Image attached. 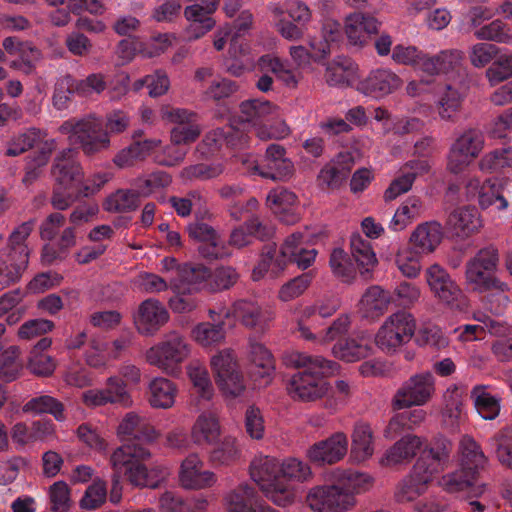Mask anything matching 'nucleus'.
<instances>
[{
	"label": "nucleus",
	"mask_w": 512,
	"mask_h": 512,
	"mask_svg": "<svg viewBox=\"0 0 512 512\" xmlns=\"http://www.w3.org/2000/svg\"><path fill=\"white\" fill-rule=\"evenodd\" d=\"M371 351L370 337L364 334L340 341L333 347L335 357L346 362L359 361L370 355Z\"/></svg>",
	"instance_id": "2f4dec72"
},
{
	"label": "nucleus",
	"mask_w": 512,
	"mask_h": 512,
	"mask_svg": "<svg viewBox=\"0 0 512 512\" xmlns=\"http://www.w3.org/2000/svg\"><path fill=\"white\" fill-rule=\"evenodd\" d=\"M218 418L212 413L200 414L191 429V438L197 445H211L220 436Z\"/></svg>",
	"instance_id": "f704fd0d"
},
{
	"label": "nucleus",
	"mask_w": 512,
	"mask_h": 512,
	"mask_svg": "<svg viewBox=\"0 0 512 512\" xmlns=\"http://www.w3.org/2000/svg\"><path fill=\"white\" fill-rule=\"evenodd\" d=\"M416 329L412 314L398 311L391 314L375 335V344L384 352H395L411 340Z\"/></svg>",
	"instance_id": "0eeeda50"
},
{
	"label": "nucleus",
	"mask_w": 512,
	"mask_h": 512,
	"mask_svg": "<svg viewBox=\"0 0 512 512\" xmlns=\"http://www.w3.org/2000/svg\"><path fill=\"white\" fill-rule=\"evenodd\" d=\"M223 171L224 167L220 163H199L184 167L180 172V177L185 181H205L220 176Z\"/></svg>",
	"instance_id": "0e129e2a"
},
{
	"label": "nucleus",
	"mask_w": 512,
	"mask_h": 512,
	"mask_svg": "<svg viewBox=\"0 0 512 512\" xmlns=\"http://www.w3.org/2000/svg\"><path fill=\"white\" fill-rule=\"evenodd\" d=\"M472 397L478 413L484 419L493 420L499 415V399L485 392L482 387H475L472 390Z\"/></svg>",
	"instance_id": "680f3d73"
},
{
	"label": "nucleus",
	"mask_w": 512,
	"mask_h": 512,
	"mask_svg": "<svg viewBox=\"0 0 512 512\" xmlns=\"http://www.w3.org/2000/svg\"><path fill=\"white\" fill-rule=\"evenodd\" d=\"M478 476L462 467L460 469L442 476L439 484L449 493H457L467 489H471L473 496H480L485 485H476Z\"/></svg>",
	"instance_id": "c85d7f7f"
},
{
	"label": "nucleus",
	"mask_w": 512,
	"mask_h": 512,
	"mask_svg": "<svg viewBox=\"0 0 512 512\" xmlns=\"http://www.w3.org/2000/svg\"><path fill=\"white\" fill-rule=\"evenodd\" d=\"M192 337L203 347L220 345L226 337L225 321L201 322L193 328Z\"/></svg>",
	"instance_id": "c03bdc74"
},
{
	"label": "nucleus",
	"mask_w": 512,
	"mask_h": 512,
	"mask_svg": "<svg viewBox=\"0 0 512 512\" xmlns=\"http://www.w3.org/2000/svg\"><path fill=\"white\" fill-rule=\"evenodd\" d=\"M150 457L147 448L128 443L113 451L110 464L113 471L123 474L133 487L156 489L165 479L166 469L163 466L148 468L143 461Z\"/></svg>",
	"instance_id": "20e7f679"
},
{
	"label": "nucleus",
	"mask_w": 512,
	"mask_h": 512,
	"mask_svg": "<svg viewBox=\"0 0 512 512\" xmlns=\"http://www.w3.org/2000/svg\"><path fill=\"white\" fill-rule=\"evenodd\" d=\"M117 433L123 438H133L142 443H152L159 437V432L148 420L135 413H127L117 428Z\"/></svg>",
	"instance_id": "4be33fe9"
},
{
	"label": "nucleus",
	"mask_w": 512,
	"mask_h": 512,
	"mask_svg": "<svg viewBox=\"0 0 512 512\" xmlns=\"http://www.w3.org/2000/svg\"><path fill=\"white\" fill-rule=\"evenodd\" d=\"M353 160L350 155H339L337 160L326 164L317 176V184L322 190H336L347 179Z\"/></svg>",
	"instance_id": "5701e85b"
},
{
	"label": "nucleus",
	"mask_w": 512,
	"mask_h": 512,
	"mask_svg": "<svg viewBox=\"0 0 512 512\" xmlns=\"http://www.w3.org/2000/svg\"><path fill=\"white\" fill-rule=\"evenodd\" d=\"M491 443L499 463L512 469V427L506 426L500 429L491 438Z\"/></svg>",
	"instance_id": "603ef678"
},
{
	"label": "nucleus",
	"mask_w": 512,
	"mask_h": 512,
	"mask_svg": "<svg viewBox=\"0 0 512 512\" xmlns=\"http://www.w3.org/2000/svg\"><path fill=\"white\" fill-rule=\"evenodd\" d=\"M171 176L164 171H156L147 176H141L134 180L133 186L138 197H148L155 190L167 187L171 184Z\"/></svg>",
	"instance_id": "864d4df0"
},
{
	"label": "nucleus",
	"mask_w": 512,
	"mask_h": 512,
	"mask_svg": "<svg viewBox=\"0 0 512 512\" xmlns=\"http://www.w3.org/2000/svg\"><path fill=\"white\" fill-rule=\"evenodd\" d=\"M485 76L492 86L512 78V54L498 53L492 64L486 69Z\"/></svg>",
	"instance_id": "4d7b16f0"
},
{
	"label": "nucleus",
	"mask_w": 512,
	"mask_h": 512,
	"mask_svg": "<svg viewBox=\"0 0 512 512\" xmlns=\"http://www.w3.org/2000/svg\"><path fill=\"white\" fill-rule=\"evenodd\" d=\"M435 378L431 372L417 373L409 377L395 392L391 405L393 410L423 406L434 396Z\"/></svg>",
	"instance_id": "6e6552de"
},
{
	"label": "nucleus",
	"mask_w": 512,
	"mask_h": 512,
	"mask_svg": "<svg viewBox=\"0 0 512 512\" xmlns=\"http://www.w3.org/2000/svg\"><path fill=\"white\" fill-rule=\"evenodd\" d=\"M169 318L166 307L159 300L149 298L139 304L133 315V323L139 334L154 336Z\"/></svg>",
	"instance_id": "dca6fc26"
},
{
	"label": "nucleus",
	"mask_w": 512,
	"mask_h": 512,
	"mask_svg": "<svg viewBox=\"0 0 512 512\" xmlns=\"http://www.w3.org/2000/svg\"><path fill=\"white\" fill-rule=\"evenodd\" d=\"M443 237L442 226L437 221L419 224L411 233L410 246L423 255L432 253L441 243Z\"/></svg>",
	"instance_id": "393cba45"
},
{
	"label": "nucleus",
	"mask_w": 512,
	"mask_h": 512,
	"mask_svg": "<svg viewBox=\"0 0 512 512\" xmlns=\"http://www.w3.org/2000/svg\"><path fill=\"white\" fill-rule=\"evenodd\" d=\"M35 221L29 220L18 225L10 234L6 247L2 250L29 261L31 249L28 238L34 230Z\"/></svg>",
	"instance_id": "a19ab883"
},
{
	"label": "nucleus",
	"mask_w": 512,
	"mask_h": 512,
	"mask_svg": "<svg viewBox=\"0 0 512 512\" xmlns=\"http://www.w3.org/2000/svg\"><path fill=\"white\" fill-rule=\"evenodd\" d=\"M445 227L453 237L464 240L480 230L482 220L476 207L461 206L448 214Z\"/></svg>",
	"instance_id": "f3484780"
},
{
	"label": "nucleus",
	"mask_w": 512,
	"mask_h": 512,
	"mask_svg": "<svg viewBox=\"0 0 512 512\" xmlns=\"http://www.w3.org/2000/svg\"><path fill=\"white\" fill-rule=\"evenodd\" d=\"M443 398L445 403L442 412L444 421L454 426L458 423L462 414V395L459 389L454 386L453 388L447 389Z\"/></svg>",
	"instance_id": "338daca9"
},
{
	"label": "nucleus",
	"mask_w": 512,
	"mask_h": 512,
	"mask_svg": "<svg viewBox=\"0 0 512 512\" xmlns=\"http://www.w3.org/2000/svg\"><path fill=\"white\" fill-rule=\"evenodd\" d=\"M426 440L415 434H408L396 441L382 456L379 463L383 467H393L410 463L424 447Z\"/></svg>",
	"instance_id": "6ab92c4d"
},
{
	"label": "nucleus",
	"mask_w": 512,
	"mask_h": 512,
	"mask_svg": "<svg viewBox=\"0 0 512 512\" xmlns=\"http://www.w3.org/2000/svg\"><path fill=\"white\" fill-rule=\"evenodd\" d=\"M278 110V106L267 100L251 99L240 104L242 120L255 124L272 119L278 114Z\"/></svg>",
	"instance_id": "79ce46f5"
},
{
	"label": "nucleus",
	"mask_w": 512,
	"mask_h": 512,
	"mask_svg": "<svg viewBox=\"0 0 512 512\" xmlns=\"http://www.w3.org/2000/svg\"><path fill=\"white\" fill-rule=\"evenodd\" d=\"M47 133L39 128H29L24 132L14 135L7 142V149L5 151V156L7 157H16L22 155L23 153L29 151L35 146H39L46 139Z\"/></svg>",
	"instance_id": "e433bc0d"
},
{
	"label": "nucleus",
	"mask_w": 512,
	"mask_h": 512,
	"mask_svg": "<svg viewBox=\"0 0 512 512\" xmlns=\"http://www.w3.org/2000/svg\"><path fill=\"white\" fill-rule=\"evenodd\" d=\"M29 261L0 250V291L18 283L28 267Z\"/></svg>",
	"instance_id": "c756f323"
},
{
	"label": "nucleus",
	"mask_w": 512,
	"mask_h": 512,
	"mask_svg": "<svg viewBox=\"0 0 512 512\" xmlns=\"http://www.w3.org/2000/svg\"><path fill=\"white\" fill-rule=\"evenodd\" d=\"M104 126L105 130L100 120L89 114L80 119L64 121L59 131L68 136L71 144L78 145L85 156L93 157L110 148L111 135L121 134L128 129L130 117L122 110H113L106 114Z\"/></svg>",
	"instance_id": "f03ea898"
},
{
	"label": "nucleus",
	"mask_w": 512,
	"mask_h": 512,
	"mask_svg": "<svg viewBox=\"0 0 512 512\" xmlns=\"http://www.w3.org/2000/svg\"><path fill=\"white\" fill-rule=\"evenodd\" d=\"M435 474H437V469L428 464V459L419 457L411 473L397 485L394 494L396 501L407 503L423 495Z\"/></svg>",
	"instance_id": "ddd939ff"
},
{
	"label": "nucleus",
	"mask_w": 512,
	"mask_h": 512,
	"mask_svg": "<svg viewBox=\"0 0 512 512\" xmlns=\"http://www.w3.org/2000/svg\"><path fill=\"white\" fill-rule=\"evenodd\" d=\"M123 384V381L116 375L110 376L106 380V387L103 388L107 393L109 404H119L123 407H130L133 403L131 395Z\"/></svg>",
	"instance_id": "774afa93"
},
{
	"label": "nucleus",
	"mask_w": 512,
	"mask_h": 512,
	"mask_svg": "<svg viewBox=\"0 0 512 512\" xmlns=\"http://www.w3.org/2000/svg\"><path fill=\"white\" fill-rule=\"evenodd\" d=\"M204 462L196 453L189 454L183 461L179 472V481L186 489H205L212 487L216 481V475L204 470Z\"/></svg>",
	"instance_id": "a211bd4d"
},
{
	"label": "nucleus",
	"mask_w": 512,
	"mask_h": 512,
	"mask_svg": "<svg viewBox=\"0 0 512 512\" xmlns=\"http://www.w3.org/2000/svg\"><path fill=\"white\" fill-rule=\"evenodd\" d=\"M139 203L135 190L119 189L106 198L103 206L108 212L124 213L136 210Z\"/></svg>",
	"instance_id": "de8ad7c7"
},
{
	"label": "nucleus",
	"mask_w": 512,
	"mask_h": 512,
	"mask_svg": "<svg viewBox=\"0 0 512 512\" xmlns=\"http://www.w3.org/2000/svg\"><path fill=\"white\" fill-rule=\"evenodd\" d=\"M348 444L347 435L338 431L312 444L306 451V457L319 467L334 465L345 458Z\"/></svg>",
	"instance_id": "4468645a"
},
{
	"label": "nucleus",
	"mask_w": 512,
	"mask_h": 512,
	"mask_svg": "<svg viewBox=\"0 0 512 512\" xmlns=\"http://www.w3.org/2000/svg\"><path fill=\"white\" fill-rule=\"evenodd\" d=\"M402 86L400 77L389 69L372 71L362 82L366 94L379 98L391 94Z\"/></svg>",
	"instance_id": "a878e982"
},
{
	"label": "nucleus",
	"mask_w": 512,
	"mask_h": 512,
	"mask_svg": "<svg viewBox=\"0 0 512 512\" xmlns=\"http://www.w3.org/2000/svg\"><path fill=\"white\" fill-rule=\"evenodd\" d=\"M82 197L80 195V187L76 188L53 182L50 204L54 209L64 211Z\"/></svg>",
	"instance_id": "bf43d9fd"
},
{
	"label": "nucleus",
	"mask_w": 512,
	"mask_h": 512,
	"mask_svg": "<svg viewBox=\"0 0 512 512\" xmlns=\"http://www.w3.org/2000/svg\"><path fill=\"white\" fill-rule=\"evenodd\" d=\"M458 453L460 467L474 472L477 476L487 465L488 458L482 451L480 444L470 435L462 436L459 442Z\"/></svg>",
	"instance_id": "bb28decb"
},
{
	"label": "nucleus",
	"mask_w": 512,
	"mask_h": 512,
	"mask_svg": "<svg viewBox=\"0 0 512 512\" xmlns=\"http://www.w3.org/2000/svg\"><path fill=\"white\" fill-rule=\"evenodd\" d=\"M380 27L381 22L376 17L363 12L351 13L345 21V33L353 45H363L366 36L378 34Z\"/></svg>",
	"instance_id": "412c9836"
},
{
	"label": "nucleus",
	"mask_w": 512,
	"mask_h": 512,
	"mask_svg": "<svg viewBox=\"0 0 512 512\" xmlns=\"http://www.w3.org/2000/svg\"><path fill=\"white\" fill-rule=\"evenodd\" d=\"M23 411L37 415L50 414L59 422L66 420L64 404L50 395H39L31 398L24 404Z\"/></svg>",
	"instance_id": "ea45409f"
},
{
	"label": "nucleus",
	"mask_w": 512,
	"mask_h": 512,
	"mask_svg": "<svg viewBox=\"0 0 512 512\" xmlns=\"http://www.w3.org/2000/svg\"><path fill=\"white\" fill-rule=\"evenodd\" d=\"M305 502L314 512H346L356 506V498L340 483L312 487Z\"/></svg>",
	"instance_id": "1a4fd4ad"
},
{
	"label": "nucleus",
	"mask_w": 512,
	"mask_h": 512,
	"mask_svg": "<svg viewBox=\"0 0 512 512\" xmlns=\"http://www.w3.org/2000/svg\"><path fill=\"white\" fill-rule=\"evenodd\" d=\"M250 358L253 364L252 375L261 378L263 383L267 384L275 369L273 355L263 344L253 342L250 344Z\"/></svg>",
	"instance_id": "58836bf2"
},
{
	"label": "nucleus",
	"mask_w": 512,
	"mask_h": 512,
	"mask_svg": "<svg viewBox=\"0 0 512 512\" xmlns=\"http://www.w3.org/2000/svg\"><path fill=\"white\" fill-rule=\"evenodd\" d=\"M240 279V274L236 268L232 266H218L211 270L210 279L207 283V291L218 293L230 290Z\"/></svg>",
	"instance_id": "a18cd8bd"
},
{
	"label": "nucleus",
	"mask_w": 512,
	"mask_h": 512,
	"mask_svg": "<svg viewBox=\"0 0 512 512\" xmlns=\"http://www.w3.org/2000/svg\"><path fill=\"white\" fill-rule=\"evenodd\" d=\"M187 373L195 394L204 400H210L214 390L206 367L198 361H193L188 365Z\"/></svg>",
	"instance_id": "09e8293b"
},
{
	"label": "nucleus",
	"mask_w": 512,
	"mask_h": 512,
	"mask_svg": "<svg viewBox=\"0 0 512 512\" xmlns=\"http://www.w3.org/2000/svg\"><path fill=\"white\" fill-rule=\"evenodd\" d=\"M190 347L185 337L178 331L166 333L162 340L145 352V360L164 373L175 376L180 372V365L188 358Z\"/></svg>",
	"instance_id": "423d86ee"
},
{
	"label": "nucleus",
	"mask_w": 512,
	"mask_h": 512,
	"mask_svg": "<svg viewBox=\"0 0 512 512\" xmlns=\"http://www.w3.org/2000/svg\"><path fill=\"white\" fill-rule=\"evenodd\" d=\"M255 490L248 484H241L227 496L228 512H254L258 506L254 500Z\"/></svg>",
	"instance_id": "49530a36"
},
{
	"label": "nucleus",
	"mask_w": 512,
	"mask_h": 512,
	"mask_svg": "<svg viewBox=\"0 0 512 512\" xmlns=\"http://www.w3.org/2000/svg\"><path fill=\"white\" fill-rule=\"evenodd\" d=\"M452 452V443L443 435L435 436L423 450V455L428 459V464L437 469V473L443 470Z\"/></svg>",
	"instance_id": "37998d69"
},
{
	"label": "nucleus",
	"mask_w": 512,
	"mask_h": 512,
	"mask_svg": "<svg viewBox=\"0 0 512 512\" xmlns=\"http://www.w3.org/2000/svg\"><path fill=\"white\" fill-rule=\"evenodd\" d=\"M286 154L287 151L284 146L276 143L268 145L264 158L271 172H262L261 175L274 180H286L291 178L295 172V168L293 162Z\"/></svg>",
	"instance_id": "b1692460"
},
{
	"label": "nucleus",
	"mask_w": 512,
	"mask_h": 512,
	"mask_svg": "<svg viewBox=\"0 0 512 512\" xmlns=\"http://www.w3.org/2000/svg\"><path fill=\"white\" fill-rule=\"evenodd\" d=\"M353 63L349 58L337 57L326 67L325 78L330 86L348 83Z\"/></svg>",
	"instance_id": "e2e57ef3"
},
{
	"label": "nucleus",
	"mask_w": 512,
	"mask_h": 512,
	"mask_svg": "<svg viewBox=\"0 0 512 512\" xmlns=\"http://www.w3.org/2000/svg\"><path fill=\"white\" fill-rule=\"evenodd\" d=\"M426 282L433 296L443 305L451 309H463L467 306V298L459 285L440 265L433 264L425 272Z\"/></svg>",
	"instance_id": "9d476101"
},
{
	"label": "nucleus",
	"mask_w": 512,
	"mask_h": 512,
	"mask_svg": "<svg viewBox=\"0 0 512 512\" xmlns=\"http://www.w3.org/2000/svg\"><path fill=\"white\" fill-rule=\"evenodd\" d=\"M279 251L275 244L266 245L262 249L261 258L258 264L252 270V280L259 281L270 273L273 278L278 277L283 271H275V259L278 257Z\"/></svg>",
	"instance_id": "6e6d98bb"
},
{
	"label": "nucleus",
	"mask_w": 512,
	"mask_h": 512,
	"mask_svg": "<svg viewBox=\"0 0 512 512\" xmlns=\"http://www.w3.org/2000/svg\"><path fill=\"white\" fill-rule=\"evenodd\" d=\"M351 455L359 462L369 459L374 453V432L370 424L358 421L351 434Z\"/></svg>",
	"instance_id": "7c9ffc66"
},
{
	"label": "nucleus",
	"mask_w": 512,
	"mask_h": 512,
	"mask_svg": "<svg viewBox=\"0 0 512 512\" xmlns=\"http://www.w3.org/2000/svg\"><path fill=\"white\" fill-rule=\"evenodd\" d=\"M50 174L54 183L79 188L84 180V170L78 160V151L65 148L52 161Z\"/></svg>",
	"instance_id": "2eb2a0df"
},
{
	"label": "nucleus",
	"mask_w": 512,
	"mask_h": 512,
	"mask_svg": "<svg viewBox=\"0 0 512 512\" xmlns=\"http://www.w3.org/2000/svg\"><path fill=\"white\" fill-rule=\"evenodd\" d=\"M329 264L333 274L344 282H350L356 275V269L349 255L340 248H336L330 255Z\"/></svg>",
	"instance_id": "052dcab7"
},
{
	"label": "nucleus",
	"mask_w": 512,
	"mask_h": 512,
	"mask_svg": "<svg viewBox=\"0 0 512 512\" xmlns=\"http://www.w3.org/2000/svg\"><path fill=\"white\" fill-rule=\"evenodd\" d=\"M463 53L459 50H445L436 56L426 57L422 71L429 75L447 74L459 71L462 66Z\"/></svg>",
	"instance_id": "473e14b6"
},
{
	"label": "nucleus",
	"mask_w": 512,
	"mask_h": 512,
	"mask_svg": "<svg viewBox=\"0 0 512 512\" xmlns=\"http://www.w3.org/2000/svg\"><path fill=\"white\" fill-rule=\"evenodd\" d=\"M231 316L244 327L261 333L269 329L275 318L272 309L252 299H238L233 302L225 311L224 318Z\"/></svg>",
	"instance_id": "f8f14e48"
},
{
	"label": "nucleus",
	"mask_w": 512,
	"mask_h": 512,
	"mask_svg": "<svg viewBox=\"0 0 512 512\" xmlns=\"http://www.w3.org/2000/svg\"><path fill=\"white\" fill-rule=\"evenodd\" d=\"M351 255L358 266L360 275L365 280L370 279L371 272L377 264L371 243L360 235H353L351 237Z\"/></svg>",
	"instance_id": "72a5a7b5"
},
{
	"label": "nucleus",
	"mask_w": 512,
	"mask_h": 512,
	"mask_svg": "<svg viewBox=\"0 0 512 512\" xmlns=\"http://www.w3.org/2000/svg\"><path fill=\"white\" fill-rule=\"evenodd\" d=\"M474 35L480 40L503 44L512 43V30L499 19L480 27L474 32Z\"/></svg>",
	"instance_id": "13d9d810"
},
{
	"label": "nucleus",
	"mask_w": 512,
	"mask_h": 512,
	"mask_svg": "<svg viewBox=\"0 0 512 512\" xmlns=\"http://www.w3.org/2000/svg\"><path fill=\"white\" fill-rule=\"evenodd\" d=\"M186 231L191 239L208 244V246L200 248L203 257L221 259L228 255L217 231L209 224L196 219L187 225Z\"/></svg>",
	"instance_id": "aec40b11"
},
{
	"label": "nucleus",
	"mask_w": 512,
	"mask_h": 512,
	"mask_svg": "<svg viewBox=\"0 0 512 512\" xmlns=\"http://www.w3.org/2000/svg\"><path fill=\"white\" fill-rule=\"evenodd\" d=\"M284 365L298 369L287 383V393L297 402L311 403L325 398L331 387L325 377L334 374L338 364L321 355L291 351L282 356Z\"/></svg>",
	"instance_id": "f257e3e1"
},
{
	"label": "nucleus",
	"mask_w": 512,
	"mask_h": 512,
	"mask_svg": "<svg viewBox=\"0 0 512 512\" xmlns=\"http://www.w3.org/2000/svg\"><path fill=\"white\" fill-rule=\"evenodd\" d=\"M160 144L159 140L146 139L134 141L130 146L120 150L113 158V163L119 168H128L143 160L151 150Z\"/></svg>",
	"instance_id": "4c0bfd02"
},
{
	"label": "nucleus",
	"mask_w": 512,
	"mask_h": 512,
	"mask_svg": "<svg viewBox=\"0 0 512 512\" xmlns=\"http://www.w3.org/2000/svg\"><path fill=\"white\" fill-rule=\"evenodd\" d=\"M484 147V135L478 128L464 130L451 145L447 168L450 172L458 174L462 172L474 159H476Z\"/></svg>",
	"instance_id": "9b49d317"
},
{
	"label": "nucleus",
	"mask_w": 512,
	"mask_h": 512,
	"mask_svg": "<svg viewBox=\"0 0 512 512\" xmlns=\"http://www.w3.org/2000/svg\"><path fill=\"white\" fill-rule=\"evenodd\" d=\"M422 256L413 247H405L397 250L394 262L405 277L415 278L421 271Z\"/></svg>",
	"instance_id": "8fccbe9b"
},
{
	"label": "nucleus",
	"mask_w": 512,
	"mask_h": 512,
	"mask_svg": "<svg viewBox=\"0 0 512 512\" xmlns=\"http://www.w3.org/2000/svg\"><path fill=\"white\" fill-rule=\"evenodd\" d=\"M250 475L274 504L285 507L293 503L294 490L286 481L281 480V467L276 458L255 457L250 464Z\"/></svg>",
	"instance_id": "39448f33"
},
{
	"label": "nucleus",
	"mask_w": 512,
	"mask_h": 512,
	"mask_svg": "<svg viewBox=\"0 0 512 512\" xmlns=\"http://www.w3.org/2000/svg\"><path fill=\"white\" fill-rule=\"evenodd\" d=\"M240 456V450L238 449L236 439L231 436H226L210 452V461L212 463L228 465L235 462Z\"/></svg>",
	"instance_id": "69168bd1"
},
{
	"label": "nucleus",
	"mask_w": 512,
	"mask_h": 512,
	"mask_svg": "<svg viewBox=\"0 0 512 512\" xmlns=\"http://www.w3.org/2000/svg\"><path fill=\"white\" fill-rule=\"evenodd\" d=\"M211 270L203 264L185 263L179 268L181 280L196 290H206Z\"/></svg>",
	"instance_id": "5fc2aeb1"
},
{
	"label": "nucleus",
	"mask_w": 512,
	"mask_h": 512,
	"mask_svg": "<svg viewBox=\"0 0 512 512\" xmlns=\"http://www.w3.org/2000/svg\"><path fill=\"white\" fill-rule=\"evenodd\" d=\"M177 387L164 377H157L149 384L148 402L153 408L168 409L175 402Z\"/></svg>",
	"instance_id": "c9c22d12"
},
{
	"label": "nucleus",
	"mask_w": 512,
	"mask_h": 512,
	"mask_svg": "<svg viewBox=\"0 0 512 512\" xmlns=\"http://www.w3.org/2000/svg\"><path fill=\"white\" fill-rule=\"evenodd\" d=\"M500 261L494 245L480 249L465 265V280L478 293H487L491 311L502 313L509 302L508 285L495 276Z\"/></svg>",
	"instance_id": "7ed1b4c3"
},
{
	"label": "nucleus",
	"mask_w": 512,
	"mask_h": 512,
	"mask_svg": "<svg viewBox=\"0 0 512 512\" xmlns=\"http://www.w3.org/2000/svg\"><path fill=\"white\" fill-rule=\"evenodd\" d=\"M305 242L306 237L302 232H294L287 236L280 247L278 257L275 259V271H284L289 260L296 257V254L305 248Z\"/></svg>",
	"instance_id": "3c124183"
},
{
	"label": "nucleus",
	"mask_w": 512,
	"mask_h": 512,
	"mask_svg": "<svg viewBox=\"0 0 512 512\" xmlns=\"http://www.w3.org/2000/svg\"><path fill=\"white\" fill-rule=\"evenodd\" d=\"M392 295L379 285H372L362 295L359 305L366 317L379 318L392 303Z\"/></svg>",
	"instance_id": "cd10ccee"
}]
</instances>
